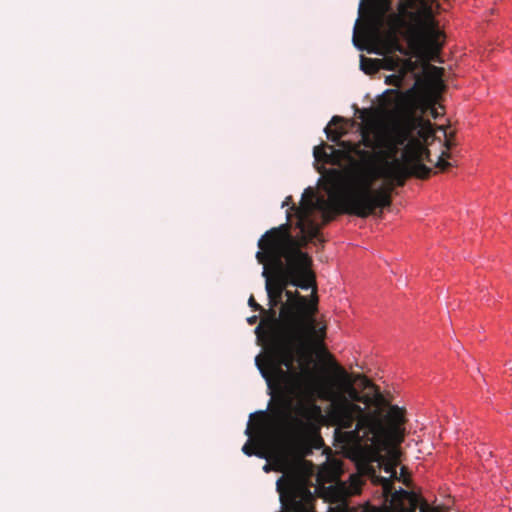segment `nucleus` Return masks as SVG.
<instances>
[{
    "label": "nucleus",
    "mask_w": 512,
    "mask_h": 512,
    "mask_svg": "<svg viewBox=\"0 0 512 512\" xmlns=\"http://www.w3.org/2000/svg\"><path fill=\"white\" fill-rule=\"evenodd\" d=\"M300 359V369L276 367L270 394H277L276 416L285 420L291 434L307 435L320 407L319 398L330 403L327 417L335 427V438L344 444H361L376 448L399 444L405 437V409L390 404L366 376L354 378L339 364L333 363L334 377L319 383Z\"/></svg>",
    "instance_id": "f257e3e1"
},
{
    "label": "nucleus",
    "mask_w": 512,
    "mask_h": 512,
    "mask_svg": "<svg viewBox=\"0 0 512 512\" xmlns=\"http://www.w3.org/2000/svg\"><path fill=\"white\" fill-rule=\"evenodd\" d=\"M311 208H302L297 226L300 236L291 232V225L283 223L266 231L258 241L259 263H269L274 270L272 288L285 294L286 301L277 315L276 310L268 309V318L261 320L255 333L265 346V355H258L255 363L268 388H272L276 367L291 369L295 362L304 359L312 345L323 342L326 327H318L316 314L318 298L309 299L298 291L287 289L289 285L303 290L313 288L316 293L315 274L311 269L312 259L301 249L312 241L317 228L304 223Z\"/></svg>",
    "instance_id": "f03ea898"
},
{
    "label": "nucleus",
    "mask_w": 512,
    "mask_h": 512,
    "mask_svg": "<svg viewBox=\"0 0 512 512\" xmlns=\"http://www.w3.org/2000/svg\"><path fill=\"white\" fill-rule=\"evenodd\" d=\"M343 122L341 116L332 117L324 130L328 140L341 147L346 156L368 155L361 150L364 146L375 150L383 161L376 177L362 169L333 168L327 172L336 213L366 218L379 210L378 215H381L384 208L391 206V193L396 186H404L410 177L427 179L430 176L432 169L423 163L424 160L431 162L430 151L423 144L434 136L429 121L409 117L384 127L360 125L361 140L358 143L341 140L347 133Z\"/></svg>",
    "instance_id": "7ed1b4c3"
},
{
    "label": "nucleus",
    "mask_w": 512,
    "mask_h": 512,
    "mask_svg": "<svg viewBox=\"0 0 512 512\" xmlns=\"http://www.w3.org/2000/svg\"><path fill=\"white\" fill-rule=\"evenodd\" d=\"M436 0H398L395 12L388 19L389 36L397 41L404 38L410 47L431 56H437L442 48L443 32L439 28Z\"/></svg>",
    "instance_id": "20e7f679"
},
{
    "label": "nucleus",
    "mask_w": 512,
    "mask_h": 512,
    "mask_svg": "<svg viewBox=\"0 0 512 512\" xmlns=\"http://www.w3.org/2000/svg\"><path fill=\"white\" fill-rule=\"evenodd\" d=\"M399 444H387L384 447H373L366 445L365 443L361 444H348L349 446L355 447L357 449H367L372 450L376 454H379L380 451L386 449L387 447H392V454L395 459L394 463L385 464L384 471L390 474V478L382 477L377 475L376 469L372 465H367L365 468L366 474L370 477V479L382 486L383 495L386 500H389V505L385 508L384 512H415L417 508H419L420 512H443L441 507H431L428 502L423 499L419 494L413 491H407L402 488L399 490H395L393 486V479H397L396 472V460H397V447Z\"/></svg>",
    "instance_id": "39448f33"
},
{
    "label": "nucleus",
    "mask_w": 512,
    "mask_h": 512,
    "mask_svg": "<svg viewBox=\"0 0 512 512\" xmlns=\"http://www.w3.org/2000/svg\"><path fill=\"white\" fill-rule=\"evenodd\" d=\"M395 9L392 0H368L367 17L362 28V34L366 41L378 42L384 28L389 33V17Z\"/></svg>",
    "instance_id": "423d86ee"
},
{
    "label": "nucleus",
    "mask_w": 512,
    "mask_h": 512,
    "mask_svg": "<svg viewBox=\"0 0 512 512\" xmlns=\"http://www.w3.org/2000/svg\"><path fill=\"white\" fill-rule=\"evenodd\" d=\"M285 206H290V208L287 210V214H286V217H287L286 223L290 224L292 227L293 223H292L291 218L294 215L296 217V222L294 225L299 230H300V228L297 226V223H298L299 216H300V210L302 208H311V210H309L307 219L305 218L304 224L307 227L310 226V224L314 225L317 228V233L315 234V237L313 238V240H318L321 243L324 242V240L321 238V235H320V226L312 219V215H313V212L317 208L324 209V207L328 206V204L323 199H316L315 192L313 191L312 188L309 187V188L305 189L299 206H296L293 203L292 196H287L285 198V200L282 203V207H285ZM300 235L301 234L299 233L298 236H300Z\"/></svg>",
    "instance_id": "0eeeda50"
},
{
    "label": "nucleus",
    "mask_w": 512,
    "mask_h": 512,
    "mask_svg": "<svg viewBox=\"0 0 512 512\" xmlns=\"http://www.w3.org/2000/svg\"><path fill=\"white\" fill-rule=\"evenodd\" d=\"M385 61H386L385 69H388V70H396L397 69L403 75L404 78L406 77V75L408 73L413 74V77L415 78V82H414L413 86L407 91V94L409 96L415 95L418 92L420 83L422 81L420 75L415 73V70L418 68V63L411 59L402 60L399 58H396V59L389 58V59H385Z\"/></svg>",
    "instance_id": "6e6552de"
},
{
    "label": "nucleus",
    "mask_w": 512,
    "mask_h": 512,
    "mask_svg": "<svg viewBox=\"0 0 512 512\" xmlns=\"http://www.w3.org/2000/svg\"><path fill=\"white\" fill-rule=\"evenodd\" d=\"M363 481L359 475H350L349 480L338 481L335 485L330 486L331 496L335 501H344L346 498L357 495L361 491Z\"/></svg>",
    "instance_id": "1a4fd4ad"
},
{
    "label": "nucleus",
    "mask_w": 512,
    "mask_h": 512,
    "mask_svg": "<svg viewBox=\"0 0 512 512\" xmlns=\"http://www.w3.org/2000/svg\"><path fill=\"white\" fill-rule=\"evenodd\" d=\"M424 73L427 89L433 96L437 97L445 90L444 68L428 64L424 68Z\"/></svg>",
    "instance_id": "9d476101"
},
{
    "label": "nucleus",
    "mask_w": 512,
    "mask_h": 512,
    "mask_svg": "<svg viewBox=\"0 0 512 512\" xmlns=\"http://www.w3.org/2000/svg\"><path fill=\"white\" fill-rule=\"evenodd\" d=\"M341 154H344L341 150H336L332 145L328 144H321L319 146H315L313 149L315 160L324 163H338Z\"/></svg>",
    "instance_id": "9b49d317"
},
{
    "label": "nucleus",
    "mask_w": 512,
    "mask_h": 512,
    "mask_svg": "<svg viewBox=\"0 0 512 512\" xmlns=\"http://www.w3.org/2000/svg\"><path fill=\"white\" fill-rule=\"evenodd\" d=\"M265 289H266V292H267V297H268V304H269V309H273L275 310V308L277 306L280 305V308L282 307V304L284 303L283 302V296H285V294L279 292L278 290L272 288V283L270 281H268V285H265Z\"/></svg>",
    "instance_id": "f8f14e48"
},
{
    "label": "nucleus",
    "mask_w": 512,
    "mask_h": 512,
    "mask_svg": "<svg viewBox=\"0 0 512 512\" xmlns=\"http://www.w3.org/2000/svg\"><path fill=\"white\" fill-rule=\"evenodd\" d=\"M272 468L277 472H285L287 469V460H286L285 456H283L281 454H277L273 459V463L265 464L263 467V470L265 472H269Z\"/></svg>",
    "instance_id": "ddd939ff"
},
{
    "label": "nucleus",
    "mask_w": 512,
    "mask_h": 512,
    "mask_svg": "<svg viewBox=\"0 0 512 512\" xmlns=\"http://www.w3.org/2000/svg\"><path fill=\"white\" fill-rule=\"evenodd\" d=\"M379 62L378 59L367 58L361 55L360 58V67L366 74H374L379 70Z\"/></svg>",
    "instance_id": "4468645a"
},
{
    "label": "nucleus",
    "mask_w": 512,
    "mask_h": 512,
    "mask_svg": "<svg viewBox=\"0 0 512 512\" xmlns=\"http://www.w3.org/2000/svg\"><path fill=\"white\" fill-rule=\"evenodd\" d=\"M242 452L247 456L256 455L259 458H267V454L262 450H256L251 440H248L242 447Z\"/></svg>",
    "instance_id": "2eb2a0df"
},
{
    "label": "nucleus",
    "mask_w": 512,
    "mask_h": 512,
    "mask_svg": "<svg viewBox=\"0 0 512 512\" xmlns=\"http://www.w3.org/2000/svg\"><path fill=\"white\" fill-rule=\"evenodd\" d=\"M404 79L405 78L403 77V75L398 71V73L396 74L387 76L385 82L388 85L401 87L404 82Z\"/></svg>",
    "instance_id": "dca6fc26"
},
{
    "label": "nucleus",
    "mask_w": 512,
    "mask_h": 512,
    "mask_svg": "<svg viewBox=\"0 0 512 512\" xmlns=\"http://www.w3.org/2000/svg\"><path fill=\"white\" fill-rule=\"evenodd\" d=\"M449 157L450 154L446 151H443L436 163V167L439 168L441 171L447 170L451 166V163L446 160V158Z\"/></svg>",
    "instance_id": "f3484780"
},
{
    "label": "nucleus",
    "mask_w": 512,
    "mask_h": 512,
    "mask_svg": "<svg viewBox=\"0 0 512 512\" xmlns=\"http://www.w3.org/2000/svg\"><path fill=\"white\" fill-rule=\"evenodd\" d=\"M248 305L254 310V311H259L261 313L264 314V317L262 318L265 319V318H268L269 317V314L267 313L268 310H265L261 305H259L255 298L253 297V295L250 296L249 300H248Z\"/></svg>",
    "instance_id": "a211bd4d"
},
{
    "label": "nucleus",
    "mask_w": 512,
    "mask_h": 512,
    "mask_svg": "<svg viewBox=\"0 0 512 512\" xmlns=\"http://www.w3.org/2000/svg\"><path fill=\"white\" fill-rule=\"evenodd\" d=\"M264 268L262 271V276L265 278V285H268V280H274V270L271 268L269 263H263Z\"/></svg>",
    "instance_id": "6ab92c4d"
},
{
    "label": "nucleus",
    "mask_w": 512,
    "mask_h": 512,
    "mask_svg": "<svg viewBox=\"0 0 512 512\" xmlns=\"http://www.w3.org/2000/svg\"><path fill=\"white\" fill-rule=\"evenodd\" d=\"M323 219L325 223H328L334 219V214L330 211H324L323 212Z\"/></svg>",
    "instance_id": "aec40b11"
},
{
    "label": "nucleus",
    "mask_w": 512,
    "mask_h": 512,
    "mask_svg": "<svg viewBox=\"0 0 512 512\" xmlns=\"http://www.w3.org/2000/svg\"><path fill=\"white\" fill-rule=\"evenodd\" d=\"M353 43L358 49L363 50V46L359 43V39H358V35H357V28H355V30H354Z\"/></svg>",
    "instance_id": "412c9836"
},
{
    "label": "nucleus",
    "mask_w": 512,
    "mask_h": 512,
    "mask_svg": "<svg viewBox=\"0 0 512 512\" xmlns=\"http://www.w3.org/2000/svg\"><path fill=\"white\" fill-rule=\"evenodd\" d=\"M257 320H258V317H257L256 315H253V316H251V317H249V318L247 319V322H248L250 325H252V324H255V323L257 322Z\"/></svg>",
    "instance_id": "4be33fe9"
},
{
    "label": "nucleus",
    "mask_w": 512,
    "mask_h": 512,
    "mask_svg": "<svg viewBox=\"0 0 512 512\" xmlns=\"http://www.w3.org/2000/svg\"><path fill=\"white\" fill-rule=\"evenodd\" d=\"M431 113H432V116H433L434 118H437V117H438V115H439V113H438V111H437V109H436V108H433V109H432V111H431Z\"/></svg>",
    "instance_id": "5701e85b"
},
{
    "label": "nucleus",
    "mask_w": 512,
    "mask_h": 512,
    "mask_svg": "<svg viewBox=\"0 0 512 512\" xmlns=\"http://www.w3.org/2000/svg\"><path fill=\"white\" fill-rule=\"evenodd\" d=\"M245 434H246V435H248L249 437H251V435H252V430H251L250 426H248V427L246 428V430H245Z\"/></svg>",
    "instance_id": "b1692460"
},
{
    "label": "nucleus",
    "mask_w": 512,
    "mask_h": 512,
    "mask_svg": "<svg viewBox=\"0 0 512 512\" xmlns=\"http://www.w3.org/2000/svg\"><path fill=\"white\" fill-rule=\"evenodd\" d=\"M445 144L448 149L451 147V142L449 139H446Z\"/></svg>",
    "instance_id": "393cba45"
},
{
    "label": "nucleus",
    "mask_w": 512,
    "mask_h": 512,
    "mask_svg": "<svg viewBox=\"0 0 512 512\" xmlns=\"http://www.w3.org/2000/svg\"><path fill=\"white\" fill-rule=\"evenodd\" d=\"M403 482H404V484L408 485V480L407 479H404Z\"/></svg>",
    "instance_id": "a878e982"
}]
</instances>
